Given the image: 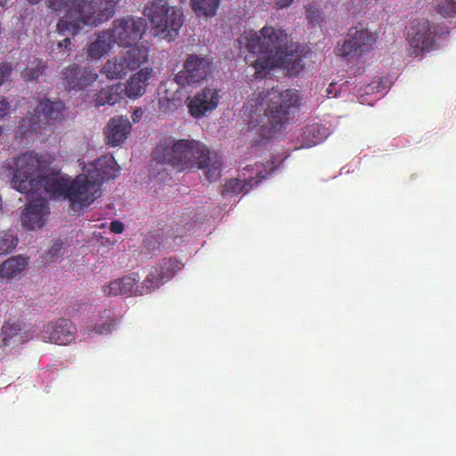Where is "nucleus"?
Instances as JSON below:
<instances>
[{
    "label": "nucleus",
    "mask_w": 456,
    "mask_h": 456,
    "mask_svg": "<svg viewBox=\"0 0 456 456\" xmlns=\"http://www.w3.org/2000/svg\"><path fill=\"white\" fill-rule=\"evenodd\" d=\"M160 275L167 282L168 280L172 279L177 272H179L183 264L178 260L174 258H163L156 266Z\"/></svg>",
    "instance_id": "nucleus-26"
},
{
    "label": "nucleus",
    "mask_w": 456,
    "mask_h": 456,
    "mask_svg": "<svg viewBox=\"0 0 456 456\" xmlns=\"http://www.w3.org/2000/svg\"><path fill=\"white\" fill-rule=\"evenodd\" d=\"M212 61L206 57L190 54L183 63V69L175 76V81L181 86L198 84L211 73Z\"/></svg>",
    "instance_id": "nucleus-11"
},
{
    "label": "nucleus",
    "mask_w": 456,
    "mask_h": 456,
    "mask_svg": "<svg viewBox=\"0 0 456 456\" xmlns=\"http://www.w3.org/2000/svg\"><path fill=\"white\" fill-rule=\"evenodd\" d=\"M307 18L312 23H317L320 20V12L317 9L313 6H309L306 10Z\"/></svg>",
    "instance_id": "nucleus-38"
},
{
    "label": "nucleus",
    "mask_w": 456,
    "mask_h": 456,
    "mask_svg": "<svg viewBox=\"0 0 456 456\" xmlns=\"http://www.w3.org/2000/svg\"><path fill=\"white\" fill-rule=\"evenodd\" d=\"M220 91L216 88L205 87L189 99L188 109L193 118H202L206 113L214 110L219 103Z\"/></svg>",
    "instance_id": "nucleus-16"
},
{
    "label": "nucleus",
    "mask_w": 456,
    "mask_h": 456,
    "mask_svg": "<svg viewBox=\"0 0 456 456\" xmlns=\"http://www.w3.org/2000/svg\"><path fill=\"white\" fill-rule=\"evenodd\" d=\"M59 48H64L66 55L69 54V51L71 49V39L69 37H66L63 40L58 43Z\"/></svg>",
    "instance_id": "nucleus-40"
},
{
    "label": "nucleus",
    "mask_w": 456,
    "mask_h": 456,
    "mask_svg": "<svg viewBox=\"0 0 456 456\" xmlns=\"http://www.w3.org/2000/svg\"><path fill=\"white\" fill-rule=\"evenodd\" d=\"M77 329L68 319L61 318L44 326L41 338L45 342L65 346L75 340Z\"/></svg>",
    "instance_id": "nucleus-15"
},
{
    "label": "nucleus",
    "mask_w": 456,
    "mask_h": 456,
    "mask_svg": "<svg viewBox=\"0 0 456 456\" xmlns=\"http://www.w3.org/2000/svg\"><path fill=\"white\" fill-rule=\"evenodd\" d=\"M139 275L136 273L125 275L116 279L102 287L104 295L111 296H140L139 294Z\"/></svg>",
    "instance_id": "nucleus-18"
},
{
    "label": "nucleus",
    "mask_w": 456,
    "mask_h": 456,
    "mask_svg": "<svg viewBox=\"0 0 456 456\" xmlns=\"http://www.w3.org/2000/svg\"><path fill=\"white\" fill-rule=\"evenodd\" d=\"M11 104L5 97H0V118L6 117L9 114Z\"/></svg>",
    "instance_id": "nucleus-37"
},
{
    "label": "nucleus",
    "mask_w": 456,
    "mask_h": 456,
    "mask_svg": "<svg viewBox=\"0 0 456 456\" xmlns=\"http://www.w3.org/2000/svg\"><path fill=\"white\" fill-rule=\"evenodd\" d=\"M152 70L148 68L140 69L134 74L125 86V94L130 99H136L145 94L148 81L151 77Z\"/></svg>",
    "instance_id": "nucleus-20"
},
{
    "label": "nucleus",
    "mask_w": 456,
    "mask_h": 456,
    "mask_svg": "<svg viewBox=\"0 0 456 456\" xmlns=\"http://www.w3.org/2000/svg\"><path fill=\"white\" fill-rule=\"evenodd\" d=\"M165 282L166 281L160 275L158 269L153 266L146 275L142 284L139 285V294L142 296L144 294L151 293Z\"/></svg>",
    "instance_id": "nucleus-25"
},
{
    "label": "nucleus",
    "mask_w": 456,
    "mask_h": 456,
    "mask_svg": "<svg viewBox=\"0 0 456 456\" xmlns=\"http://www.w3.org/2000/svg\"><path fill=\"white\" fill-rule=\"evenodd\" d=\"M20 331V326L18 323L5 322L2 327V337L4 346H7L9 342L16 337Z\"/></svg>",
    "instance_id": "nucleus-32"
},
{
    "label": "nucleus",
    "mask_w": 456,
    "mask_h": 456,
    "mask_svg": "<svg viewBox=\"0 0 456 456\" xmlns=\"http://www.w3.org/2000/svg\"><path fill=\"white\" fill-rule=\"evenodd\" d=\"M375 43V36L368 29L350 28L347 33V38L342 44H338L335 53L338 56L346 61H351L369 52L372 49Z\"/></svg>",
    "instance_id": "nucleus-10"
},
{
    "label": "nucleus",
    "mask_w": 456,
    "mask_h": 456,
    "mask_svg": "<svg viewBox=\"0 0 456 456\" xmlns=\"http://www.w3.org/2000/svg\"><path fill=\"white\" fill-rule=\"evenodd\" d=\"M27 265V258L21 256L10 257L0 265V277L12 279L24 271Z\"/></svg>",
    "instance_id": "nucleus-24"
},
{
    "label": "nucleus",
    "mask_w": 456,
    "mask_h": 456,
    "mask_svg": "<svg viewBox=\"0 0 456 456\" xmlns=\"http://www.w3.org/2000/svg\"><path fill=\"white\" fill-rule=\"evenodd\" d=\"M287 33L280 28L265 26L259 32L250 30L242 34L239 42L245 43L250 53L259 56L251 62L256 78H263L275 68H281L290 77L297 76L304 68L303 58L297 51L284 48Z\"/></svg>",
    "instance_id": "nucleus-2"
},
{
    "label": "nucleus",
    "mask_w": 456,
    "mask_h": 456,
    "mask_svg": "<svg viewBox=\"0 0 456 456\" xmlns=\"http://www.w3.org/2000/svg\"><path fill=\"white\" fill-rule=\"evenodd\" d=\"M146 28L147 23L143 18L126 16L115 20L109 31L116 45L130 47L142 38Z\"/></svg>",
    "instance_id": "nucleus-9"
},
{
    "label": "nucleus",
    "mask_w": 456,
    "mask_h": 456,
    "mask_svg": "<svg viewBox=\"0 0 456 456\" xmlns=\"http://www.w3.org/2000/svg\"><path fill=\"white\" fill-rule=\"evenodd\" d=\"M261 179H256L255 177H250L246 180H240L237 178H232L228 180L223 186L220 191V193L223 196L228 195H238L239 193H248L253 186L258 184Z\"/></svg>",
    "instance_id": "nucleus-23"
},
{
    "label": "nucleus",
    "mask_w": 456,
    "mask_h": 456,
    "mask_svg": "<svg viewBox=\"0 0 456 456\" xmlns=\"http://www.w3.org/2000/svg\"><path fill=\"white\" fill-rule=\"evenodd\" d=\"M408 35L412 54L418 56L420 53L433 48L436 30L428 20L417 19L413 21Z\"/></svg>",
    "instance_id": "nucleus-12"
},
{
    "label": "nucleus",
    "mask_w": 456,
    "mask_h": 456,
    "mask_svg": "<svg viewBox=\"0 0 456 456\" xmlns=\"http://www.w3.org/2000/svg\"><path fill=\"white\" fill-rule=\"evenodd\" d=\"M148 55L147 47H133L123 54L108 60L102 69V73L109 79L122 78L145 63L148 61Z\"/></svg>",
    "instance_id": "nucleus-8"
},
{
    "label": "nucleus",
    "mask_w": 456,
    "mask_h": 456,
    "mask_svg": "<svg viewBox=\"0 0 456 456\" xmlns=\"http://www.w3.org/2000/svg\"><path fill=\"white\" fill-rule=\"evenodd\" d=\"M125 95V86L121 83L106 86L96 94L95 106L114 105L124 99Z\"/></svg>",
    "instance_id": "nucleus-22"
},
{
    "label": "nucleus",
    "mask_w": 456,
    "mask_h": 456,
    "mask_svg": "<svg viewBox=\"0 0 456 456\" xmlns=\"http://www.w3.org/2000/svg\"><path fill=\"white\" fill-rule=\"evenodd\" d=\"M120 167L111 155H104L89 165L87 174L75 179L49 174L40 177L38 183L51 197L64 198L75 212L90 206L99 196L102 184L118 175Z\"/></svg>",
    "instance_id": "nucleus-1"
},
{
    "label": "nucleus",
    "mask_w": 456,
    "mask_h": 456,
    "mask_svg": "<svg viewBox=\"0 0 456 456\" xmlns=\"http://www.w3.org/2000/svg\"><path fill=\"white\" fill-rule=\"evenodd\" d=\"M115 42L109 29L98 33L97 37L87 48V54L91 59L98 60L106 54L114 45Z\"/></svg>",
    "instance_id": "nucleus-21"
},
{
    "label": "nucleus",
    "mask_w": 456,
    "mask_h": 456,
    "mask_svg": "<svg viewBox=\"0 0 456 456\" xmlns=\"http://www.w3.org/2000/svg\"><path fill=\"white\" fill-rule=\"evenodd\" d=\"M49 8L65 10L57 23L63 36L75 37L85 26H97L114 15V0H46Z\"/></svg>",
    "instance_id": "nucleus-4"
},
{
    "label": "nucleus",
    "mask_w": 456,
    "mask_h": 456,
    "mask_svg": "<svg viewBox=\"0 0 456 456\" xmlns=\"http://www.w3.org/2000/svg\"><path fill=\"white\" fill-rule=\"evenodd\" d=\"M124 228V224L118 220L112 221L110 225V230L117 234L121 233Z\"/></svg>",
    "instance_id": "nucleus-39"
},
{
    "label": "nucleus",
    "mask_w": 456,
    "mask_h": 456,
    "mask_svg": "<svg viewBox=\"0 0 456 456\" xmlns=\"http://www.w3.org/2000/svg\"><path fill=\"white\" fill-rule=\"evenodd\" d=\"M320 132V126L318 125H312V126H309L306 127L305 131V134L306 136H308V134H313L314 135V140H313V144H317L321 142L322 140V137H317L315 135L316 133H319Z\"/></svg>",
    "instance_id": "nucleus-36"
},
{
    "label": "nucleus",
    "mask_w": 456,
    "mask_h": 456,
    "mask_svg": "<svg viewBox=\"0 0 456 456\" xmlns=\"http://www.w3.org/2000/svg\"><path fill=\"white\" fill-rule=\"evenodd\" d=\"M107 319L101 324H95L94 330L97 334H108L111 331V329L115 325V321L113 319H110V315H107Z\"/></svg>",
    "instance_id": "nucleus-33"
},
{
    "label": "nucleus",
    "mask_w": 456,
    "mask_h": 456,
    "mask_svg": "<svg viewBox=\"0 0 456 456\" xmlns=\"http://www.w3.org/2000/svg\"><path fill=\"white\" fill-rule=\"evenodd\" d=\"M49 214V205L45 198L29 200L21 216L22 224L28 230L41 228L45 224V217Z\"/></svg>",
    "instance_id": "nucleus-17"
},
{
    "label": "nucleus",
    "mask_w": 456,
    "mask_h": 456,
    "mask_svg": "<svg viewBox=\"0 0 456 456\" xmlns=\"http://www.w3.org/2000/svg\"><path fill=\"white\" fill-rule=\"evenodd\" d=\"M143 14L150 20L155 35H162L167 41H173L183 23L180 9L170 6L167 0H153L143 9Z\"/></svg>",
    "instance_id": "nucleus-6"
},
{
    "label": "nucleus",
    "mask_w": 456,
    "mask_h": 456,
    "mask_svg": "<svg viewBox=\"0 0 456 456\" xmlns=\"http://www.w3.org/2000/svg\"><path fill=\"white\" fill-rule=\"evenodd\" d=\"M220 0H191L194 12L200 16H213L219 6Z\"/></svg>",
    "instance_id": "nucleus-27"
},
{
    "label": "nucleus",
    "mask_w": 456,
    "mask_h": 456,
    "mask_svg": "<svg viewBox=\"0 0 456 456\" xmlns=\"http://www.w3.org/2000/svg\"><path fill=\"white\" fill-rule=\"evenodd\" d=\"M248 102L252 108L249 125L254 127L260 126L262 135L271 137L289 119V110L299 106L300 96L295 89L279 92L273 88L271 91L259 93Z\"/></svg>",
    "instance_id": "nucleus-3"
},
{
    "label": "nucleus",
    "mask_w": 456,
    "mask_h": 456,
    "mask_svg": "<svg viewBox=\"0 0 456 456\" xmlns=\"http://www.w3.org/2000/svg\"><path fill=\"white\" fill-rule=\"evenodd\" d=\"M64 104L61 102L41 100L33 112L23 118L19 130L24 137L37 134L46 124H53L63 117Z\"/></svg>",
    "instance_id": "nucleus-7"
},
{
    "label": "nucleus",
    "mask_w": 456,
    "mask_h": 456,
    "mask_svg": "<svg viewBox=\"0 0 456 456\" xmlns=\"http://www.w3.org/2000/svg\"><path fill=\"white\" fill-rule=\"evenodd\" d=\"M18 243V238L9 232H0V255L11 252Z\"/></svg>",
    "instance_id": "nucleus-30"
},
{
    "label": "nucleus",
    "mask_w": 456,
    "mask_h": 456,
    "mask_svg": "<svg viewBox=\"0 0 456 456\" xmlns=\"http://www.w3.org/2000/svg\"><path fill=\"white\" fill-rule=\"evenodd\" d=\"M13 68L11 63L4 61L0 63V86L11 77Z\"/></svg>",
    "instance_id": "nucleus-34"
},
{
    "label": "nucleus",
    "mask_w": 456,
    "mask_h": 456,
    "mask_svg": "<svg viewBox=\"0 0 456 456\" xmlns=\"http://www.w3.org/2000/svg\"><path fill=\"white\" fill-rule=\"evenodd\" d=\"M222 166L223 164L221 158L217 156V154H214L211 156V154L209 153V162H208L206 167L203 168H206V178L209 182L216 181L221 175Z\"/></svg>",
    "instance_id": "nucleus-29"
},
{
    "label": "nucleus",
    "mask_w": 456,
    "mask_h": 456,
    "mask_svg": "<svg viewBox=\"0 0 456 456\" xmlns=\"http://www.w3.org/2000/svg\"><path fill=\"white\" fill-rule=\"evenodd\" d=\"M437 11L444 18H456V2L454 0H438Z\"/></svg>",
    "instance_id": "nucleus-31"
},
{
    "label": "nucleus",
    "mask_w": 456,
    "mask_h": 456,
    "mask_svg": "<svg viewBox=\"0 0 456 456\" xmlns=\"http://www.w3.org/2000/svg\"><path fill=\"white\" fill-rule=\"evenodd\" d=\"M47 65L42 60H35L22 72V77L26 82L37 81L45 74Z\"/></svg>",
    "instance_id": "nucleus-28"
},
{
    "label": "nucleus",
    "mask_w": 456,
    "mask_h": 456,
    "mask_svg": "<svg viewBox=\"0 0 456 456\" xmlns=\"http://www.w3.org/2000/svg\"><path fill=\"white\" fill-rule=\"evenodd\" d=\"M98 75L92 69L73 63L61 73V85L66 91H83L96 81Z\"/></svg>",
    "instance_id": "nucleus-13"
},
{
    "label": "nucleus",
    "mask_w": 456,
    "mask_h": 456,
    "mask_svg": "<svg viewBox=\"0 0 456 456\" xmlns=\"http://www.w3.org/2000/svg\"><path fill=\"white\" fill-rule=\"evenodd\" d=\"M131 124L125 116L112 118L104 131L106 144L110 146L120 145L130 134Z\"/></svg>",
    "instance_id": "nucleus-19"
},
{
    "label": "nucleus",
    "mask_w": 456,
    "mask_h": 456,
    "mask_svg": "<svg viewBox=\"0 0 456 456\" xmlns=\"http://www.w3.org/2000/svg\"><path fill=\"white\" fill-rule=\"evenodd\" d=\"M15 165L12 179L15 188L29 194L34 187L33 176L39 167V160L32 153L27 152L18 158Z\"/></svg>",
    "instance_id": "nucleus-14"
},
{
    "label": "nucleus",
    "mask_w": 456,
    "mask_h": 456,
    "mask_svg": "<svg viewBox=\"0 0 456 456\" xmlns=\"http://www.w3.org/2000/svg\"><path fill=\"white\" fill-rule=\"evenodd\" d=\"M142 116V110L141 108L135 109L132 114V119H133L134 123L139 122Z\"/></svg>",
    "instance_id": "nucleus-41"
},
{
    "label": "nucleus",
    "mask_w": 456,
    "mask_h": 456,
    "mask_svg": "<svg viewBox=\"0 0 456 456\" xmlns=\"http://www.w3.org/2000/svg\"><path fill=\"white\" fill-rule=\"evenodd\" d=\"M293 1L294 0H277L276 4L280 8H286L289 6L293 3Z\"/></svg>",
    "instance_id": "nucleus-42"
},
{
    "label": "nucleus",
    "mask_w": 456,
    "mask_h": 456,
    "mask_svg": "<svg viewBox=\"0 0 456 456\" xmlns=\"http://www.w3.org/2000/svg\"><path fill=\"white\" fill-rule=\"evenodd\" d=\"M175 107V102L173 100L168 98H162L159 101V110L163 113H167L172 111Z\"/></svg>",
    "instance_id": "nucleus-35"
},
{
    "label": "nucleus",
    "mask_w": 456,
    "mask_h": 456,
    "mask_svg": "<svg viewBox=\"0 0 456 456\" xmlns=\"http://www.w3.org/2000/svg\"><path fill=\"white\" fill-rule=\"evenodd\" d=\"M152 154L158 163L168 164L179 171L201 169L209 162L208 148L192 139L165 138L156 145Z\"/></svg>",
    "instance_id": "nucleus-5"
}]
</instances>
